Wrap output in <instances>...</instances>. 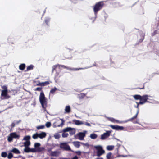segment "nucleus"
Segmentation results:
<instances>
[{"mask_svg":"<svg viewBox=\"0 0 159 159\" xmlns=\"http://www.w3.org/2000/svg\"><path fill=\"white\" fill-rule=\"evenodd\" d=\"M39 99L42 107L44 109V110H45L47 106V99L45 97L44 94L43 92H42L40 93Z\"/></svg>","mask_w":159,"mask_h":159,"instance_id":"1","label":"nucleus"},{"mask_svg":"<svg viewBox=\"0 0 159 159\" xmlns=\"http://www.w3.org/2000/svg\"><path fill=\"white\" fill-rule=\"evenodd\" d=\"M104 5V3L103 1L99 2L96 3L93 7L95 14L96 15L98 11L102 8Z\"/></svg>","mask_w":159,"mask_h":159,"instance_id":"2","label":"nucleus"},{"mask_svg":"<svg viewBox=\"0 0 159 159\" xmlns=\"http://www.w3.org/2000/svg\"><path fill=\"white\" fill-rule=\"evenodd\" d=\"M20 138V135L16 134V132L11 133L8 136L7 140L8 142H11L13 141V139H19Z\"/></svg>","mask_w":159,"mask_h":159,"instance_id":"3","label":"nucleus"},{"mask_svg":"<svg viewBox=\"0 0 159 159\" xmlns=\"http://www.w3.org/2000/svg\"><path fill=\"white\" fill-rule=\"evenodd\" d=\"M60 147L63 150L66 151H70V148L67 143L66 142L61 143L60 144Z\"/></svg>","mask_w":159,"mask_h":159,"instance_id":"4","label":"nucleus"},{"mask_svg":"<svg viewBox=\"0 0 159 159\" xmlns=\"http://www.w3.org/2000/svg\"><path fill=\"white\" fill-rule=\"evenodd\" d=\"M97 150V156L99 157L105 153V151L103 149L102 147L100 146H97L95 147Z\"/></svg>","mask_w":159,"mask_h":159,"instance_id":"5","label":"nucleus"},{"mask_svg":"<svg viewBox=\"0 0 159 159\" xmlns=\"http://www.w3.org/2000/svg\"><path fill=\"white\" fill-rule=\"evenodd\" d=\"M148 96L147 95H144L141 96L139 103L140 104V105L144 104L147 102V100L148 99Z\"/></svg>","mask_w":159,"mask_h":159,"instance_id":"6","label":"nucleus"},{"mask_svg":"<svg viewBox=\"0 0 159 159\" xmlns=\"http://www.w3.org/2000/svg\"><path fill=\"white\" fill-rule=\"evenodd\" d=\"M40 143H35L34 144V147L37 150V152L43 151L44 150V148L43 147H40Z\"/></svg>","mask_w":159,"mask_h":159,"instance_id":"7","label":"nucleus"},{"mask_svg":"<svg viewBox=\"0 0 159 159\" xmlns=\"http://www.w3.org/2000/svg\"><path fill=\"white\" fill-rule=\"evenodd\" d=\"M137 106L136 107L138 108V110H137V113H136V115L133 117H132L131 118L129 119L127 121H126V122L132 121L134 120L135 119H136L137 118L138 115V114L139 113V105L140 104L139 103V102H137Z\"/></svg>","mask_w":159,"mask_h":159,"instance_id":"8","label":"nucleus"},{"mask_svg":"<svg viewBox=\"0 0 159 159\" xmlns=\"http://www.w3.org/2000/svg\"><path fill=\"white\" fill-rule=\"evenodd\" d=\"M109 126L113 129L116 130H122L124 129V127L122 126H120L118 125H110Z\"/></svg>","mask_w":159,"mask_h":159,"instance_id":"9","label":"nucleus"},{"mask_svg":"<svg viewBox=\"0 0 159 159\" xmlns=\"http://www.w3.org/2000/svg\"><path fill=\"white\" fill-rule=\"evenodd\" d=\"M1 96L4 98V99H8L9 96L8 95V90H2L1 91Z\"/></svg>","mask_w":159,"mask_h":159,"instance_id":"10","label":"nucleus"},{"mask_svg":"<svg viewBox=\"0 0 159 159\" xmlns=\"http://www.w3.org/2000/svg\"><path fill=\"white\" fill-rule=\"evenodd\" d=\"M63 66L60 65L59 64L53 66L52 67V73H53L54 71H60L61 70L60 67H62Z\"/></svg>","mask_w":159,"mask_h":159,"instance_id":"11","label":"nucleus"},{"mask_svg":"<svg viewBox=\"0 0 159 159\" xmlns=\"http://www.w3.org/2000/svg\"><path fill=\"white\" fill-rule=\"evenodd\" d=\"M111 133V132L110 131H107L106 132L101 135V139L102 140L110 136V134Z\"/></svg>","mask_w":159,"mask_h":159,"instance_id":"12","label":"nucleus"},{"mask_svg":"<svg viewBox=\"0 0 159 159\" xmlns=\"http://www.w3.org/2000/svg\"><path fill=\"white\" fill-rule=\"evenodd\" d=\"M49 84V82L48 81H45L44 82L40 83L39 82L37 84V86H45Z\"/></svg>","mask_w":159,"mask_h":159,"instance_id":"13","label":"nucleus"},{"mask_svg":"<svg viewBox=\"0 0 159 159\" xmlns=\"http://www.w3.org/2000/svg\"><path fill=\"white\" fill-rule=\"evenodd\" d=\"M85 134L83 132H80L78 134L79 139L80 140H83L85 136Z\"/></svg>","mask_w":159,"mask_h":159,"instance_id":"14","label":"nucleus"},{"mask_svg":"<svg viewBox=\"0 0 159 159\" xmlns=\"http://www.w3.org/2000/svg\"><path fill=\"white\" fill-rule=\"evenodd\" d=\"M46 136V134L44 132H42L41 133L39 134V138L41 139L45 137Z\"/></svg>","mask_w":159,"mask_h":159,"instance_id":"15","label":"nucleus"},{"mask_svg":"<svg viewBox=\"0 0 159 159\" xmlns=\"http://www.w3.org/2000/svg\"><path fill=\"white\" fill-rule=\"evenodd\" d=\"M65 113H69L70 112L71 109L69 106H66L65 108Z\"/></svg>","mask_w":159,"mask_h":159,"instance_id":"16","label":"nucleus"},{"mask_svg":"<svg viewBox=\"0 0 159 159\" xmlns=\"http://www.w3.org/2000/svg\"><path fill=\"white\" fill-rule=\"evenodd\" d=\"M73 121L75 123L76 125H80L83 124L82 121L77 120H73Z\"/></svg>","mask_w":159,"mask_h":159,"instance_id":"17","label":"nucleus"},{"mask_svg":"<svg viewBox=\"0 0 159 159\" xmlns=\"http://www.w3.org/2000/svg\"><path fill=\"white\" fill-rule=\"evenodd\" d=\"M73 143L74 146L77 148H79L80 146V142L78 141L73 142Z\"/></svg>","mask_w":159,"mask_h":159,"instance_id":"18","label":"nucleus"},{"mask_svg":"<svg viewBox=\"0 0 159 159\" xmlns=\"http://www.w3.org/2000/svg\"><path fill=\"white\" fill-rule=\"evenodd\" d=\"M25 67V65L24 63L20 64L19 66V69L21 70H24Z\"/></svg>","mask_w":159,"mask_h":159,"instance_id":"19","label":"nucleus"},{"mask_svg":"<svg viewBox=\"0 0 159 159\" xmlns=\"http://www.w3.org/2000/svg\"><path fill=\"white\" fill-rule=\"evenodd\" d=\"M11 152L15 154H19L20 153V152L18 149L16 148L13 149Z\"/></svg>","mask_w":159,"mask_h":159,"instance_id":"20","label":"nucleus"},{"mask_svg":"<svg viewBox=\"0 0 159 159\" xmlns=\"http://www.w3.org/2000/svg\"><path fill=\"white\" fill-rule=\"evenodd\" d=\"M135 100H140L141 96L139 95H135L133 96Z\"/></svg>","mask_w":159,"mask_h":159,"instance_id":"21","label":"nucleus"},{"mask_svg":"<svg viewBox=\"0 0 159 159\" xmlns=\"http://www.w3.org/2000/svg\"><path fill=\"white\" fill-rule=\"evenodd\" d=\"M14 40V38L11 37H9L8 39V41L9 43L14 44L13 42Z\"/></svg>","mask_w":159,"mask_h":159,"instance_id":"22","label":"nucleus"},{"mask_svg":"<svg viewBox=\"0 0 159 159\" xmlns=\"http://www.w3.org/2000/svg\"><path fill=\"white\" fill-rule=\"evenodd\" d=\"M97 137L98 136L97 134L94 133L90 135V138L93 139H96L97 138Z\"/></svg>","mask_w":159,"mask_h":159,"instance_id":"23","label":"nucleus"},{"mask_svg":"<svg viewBox=\"0 0 159 159\" xmlns=\"http://www.w3.org/2000/svg\"><path fill=\"white\" fill-rule=\"evenodd\" d=\"M24 146L25 147H29L30 144V141H26L24 143Z\"/></svg>","mask_w":159,"mask_h":159,"instance_id":"24","label":"nucleus"},{"mask_svg":"<svg viewBox=\"0 0 159 159\" xmlns=\"http://www.w3.org/2000/svg\"><path fill=\"white\" fill-rule=\"evenodd\" d=\"M34 66L32 65H30V66H28L27 67L26 71L31 70L33 69Z\"/></svg>","mask_w":159,"mask_h":159,"instance_id":"25","label":"nucleus"},{"mask_svg":"<svg viewBox=\"0 0 159 159\" xmlns=\"http://www.w3.org/2000/svg\"><path fill=\"white\" fill-rule=\"evenodd\" d=\"M72 129L70 127H67L64 129L63 130V132H68L70 131V130H71Z\"/></svg>","mask_w":159,"mask_h":159,"instance_id":"26","label":"nucleus"},{"mask_svg":"<svg viewBox=\"0 0 159 159\" xmlns=\"http://www.w3.org/2000/svg\"><path fill=\"white\" fill-rule=\"evenodd\" d=\"M31 137L30 136L27 135L24 137L23 140H26V141H30Z\"/></svg>","mask_w":159,"mask_h":159,"instance_id":"27","label":"nucleus"},{"mask_svg":"<svg viewBox=\"0 0 159 159\" xmlns=\"http://www.w3.org/2000/svg\"><path fill=\"white\" fill-rule=\"evenodd\" d=\"M25 148L24 149V151L25 152L28 153L30 152V148L29 147H25Z\"/></svg>","mask_w":159,"mask_h":159,"instance_id":"28","label":"nucleus"},{"mask_svg":"<svg viewBox=\"0 0 159 159\" xmlns=\"http://www.w3.org/2000/svg\"><path fill=\"white\" fill-rule=\"evenodd\" d=\"M36 128L38 130L43 129L45 128V126L43 125H40L39 126H36Z\"/></svg>","mask_w":159,"mask_h":159,"instance_id":"29","label":"nucleus"},{"mask_svg":"<svg viewBox=\"0 0 159 159\" xmlns=\"http://www.w3.org/2000/svg\"><path fill=\"white\" fill-rule=\"evenodd\" d=\"M32 138L34 139H37L38 137H39V134L38 133H36L35 134H34L32 136Z\"/></svg>","mask_w":159,"mask_h":159,"instance_id":"30","label":"nucleus"},{"mask_svg":"<svg viewBox=\"0 0 159 159\" xmlns=\"http://www.w3.org/2000/svg\"><path fill=\"white\" fill-rule=\"evenodd\" d=\"M114 148V147L113 146H108L107 147V149L108 150H112Z\"/></svg>","mask_w":159,"mask_h":159,"instance_id":"31","label":"nucleus"},{"mask_svg":"<svg viewBox=\"0 0 159 159\" xmlns=\"http://www.w3.org/2000/svg\"><path fill=\"white\" fill-rule=\"evenodd\" d=\"M57 90L56 88L52 89L50 91V93L52 94H53Z\"/></svg>","mask_w":159,"mask_h":159,"instance_id":"32","label":"nucleus"},{"mask_svg":"<svg viewBox=\"0 0 159 159\" xmlns=\"http://www.w3.org/2000/svg\"><path fill=\"white\" fill-rule=\"evenodd\" d=\"M7 156V154L6 152H3L1 153V156L3 157H6Z\"/></svg>","mask_w":159,"mask_h":159,"instance_id":"33","label":"nucleus"},{"mask_svg":"<svg viewBox=\"0 0 159 159\" xmlns=\"http://www.w3.org/2000/svg\"><path fill=\"white\" fill-rule=\"evenodd\" d=\"M60 77V76L59 75V73L58 72H57L56 74V75L55 76V79L56 80H58V78Z\"/></svg>","mask_w":159,"mask_h":159,"instance_id":"34","label":"nucleus"},{"mask_svg":"<svg viewBox=\"0 0 159 159\" xmlns=\"http://www.w3.org/2000/svg\"><path fill=\"white\" fill-rule=\"evenodd\" d=\"M51 154L52 156H57V153L56 151L53 152H52Z\"/></svg>","mask_w":159,"mask_h":159,"instance_id":"35","label":"nucleus"},{"mask_svg":"<svg viewBox=\"0 0 159 159\" xmlns=\"http://www.w3.org/2000/svg\"><path fill=\"white\" fill-rule=\"evenodd\" d=\"M68 135V134L67 133H65V132L63 133L62 134V136L63 138H66L67 137Z\"/></svg>","mask_w":159,"mask_h":159,"instance_id":"36","label":"nucleus"},{"mask_svg":"<svg viewBox=\"0 0 159 159\" xmlns=\"http://www.w3.org/2000/svg\"><path fill=\"white\" fill-rule=\"evenodd\" d=\"M112 155V153L111 152H109L107 154L106 156V157L107 159H110Z\"/></svg>","mask_w":159,"mask_h":159,"instance_id":"37","label":"nucleus"},{"mask_svg":"<svg viewBox=\"0 0 159 159\" xmlns=\"http://www.w3.org/2000/svg\"><path fill=\"white\" fill-rule=\"evenodd\" d=\"M13 157V155L11 153H9L7 156V157L8 159H11Z\"/></svg>","mask_w":159,"mask_h":159,"instance_id":"38","label":"nucleus"},{"mask_svg":"<svg viewBox=\"0 0 159 159\" xmlns=\"http://www.w3.org/2000/svg\"><path fill=\"white\" fill-rule=\"evenodd\" d=\"M54 137L56 139H59L60 137V135L58 134H55L54 135Z\"/></svg>","mask_w":159,"mask_h":159,"instance_id":"39","label":"nucleus"},{"mask_svg":"<svg viewBox=\"0 0 159 159\" xmlns=\"http://www.w3.org/2000/svg\"><path fill=\"white\" fill-rule=\"evenodd\" d=\"M30 152H37V150L35 148H30Z\"/></svg>","mask_w":159,"mask_h":159,"instance_id":"40","label":"nucleus"},{"mask_svg":"<svg viewBox=\"0 0 159 159\" xmlns=\"http://www.w3.org/2000/svg\"><path fill=\"white\" fill-rule=\"evenodd\" d=\"M45 125L47 128L49 127L51 125V123L50 122H47Z\"/></svg>","mask_w":159,"mask_h":159,"instance_id":"41","label":"nucleus"},{"mask_svg":"<svg viewBox=\"0 0 159 159\" xmlns=\"http://www.w3.org/2000/svg\"><path fill=\"white\" fill-rule=\"evenodd\" d=\"M45 22L46 24L48 25V23L50 21V19H47L45 20Z\"/></svg>","mask_w":159,"mask_h":159,"instance_id":"42","label":"nucleus"},{"mask_svg":"<svg viewBox=\"0 0 159 159\" xmlns=\"http://www.w3.org/2000/svg\"><path fill=\"white\" fill-rule=\"evenodd\" d=\"M42 89L41 87H37L35 89V90L36 91H41Z\"/></svg>","mask_w":159,"mask_h":159,"instance_id":"43","label":"nucleus"},{"mask_svg":"<svg viewBox=\"0 0 159 159\" xmlns=\"http://www.w3.org/2000/svg\"><path fill=\"white\" fill-rule=\"evenodd\" d=\"M157 33V31L155 30L154 32L152 34V36H154Z\"/></svg>","mask_w":159,"mask_h":159,"instance_id":"44","label":"nucleus"},{"mask_svg":"<svg viewBox=\"0 0 159 159\" xmlns=\"http://www.w3.org/2000/svg\"><path fill=\"white\" fill-rule=\"evenodd\" d=\"M1 88L2 89H3L4 90H8L7 88V86L6 85H3V86H2L1 87Z\"/></svg>","mask_w":159,"mask_h":159,"instance_id":"45","label":"nucleus"},{"mask_svg":"<svg viewBox=\"0 0 159 159\" xmlns=\"http://www.w3.org/2000/svg\"><path fill=\"white\" fill-rule=\"evenodd\" d=\"M15 126V124L14 123H12L11 125V128H13Z\"/></svg>","mask_w":159,"mask_h":159,"instance_id":"46","label":"nucleus"},{"mask_svg":"<svg viewBox=\"0 0 159 159\" xmlns=\"http://www.w3.org/2000/svg\"><path fill=\"white\" fill-rule=\"evenodd\" d=\"M74 69L76 70H80L84 69L83 68H75Z\"/></svg>","mask_w":159,"mask_h":159,"instance_id":"47","label":"nucleus"},{"mask_svg":"<svg viewBox=\"0 0 159 159\" xmlns=\"http://www.w3.org/2000/svg\"><path fill=\"white\" fill-rule=\"evenodd\" d=\"M85 125H86L87 126H91L90 124V123H87V122H86L85 124Z\"/></svg>","mask_w":159,"mask_h":159,"instance_id":"48","label":"nucleus"},{"mask_svg":"<svg viewBox=\"0 0 159 159\" xmlns=\"http://www.w3.org/2000/svg\"><path fill=\"white\" fill-rule=\"evenodd\" d=\"M71 159H78V157L77 156H75Z\"/></svg>","mask_w":159,"mask_h":159,"instance_id":"49","label":"nucleus"},{"mask_svg":"<svg viewBox=\"0 0 159 159\" xmlns=\"http://www.w3.org/2000/svg\"><path fill=\"white\" fill-rule=\"evenodd\" d=\"M75 131H71L70 132V134H75Z\"/></svg>","mask_w":159,"mask_h":159,"instance_id":"50","label":"nucleus"},{"mask_svg":"<svg viewBox=\"0 0 159 159\" xmlns=\"http://www.w3.org/2000/svg\"><path fill=\"white\" fill-rule=\"evenodd\" d=\"M137 88V89H144V86L143 85V87H142V88Z\"/></svg>","mask_w":159,"mask_h":159,"instance_id":"51","label":"nucleus"},{"mask_svg":"<svg viewBox=\"0 0 159 159\" xmlns=\"http://www.w3.org/2000/svg\"><path fill=\"white\" fill-rule=\"evenodd\" d=\"M63 122H62L61 123V124H60V125H61V126H62V125H63Z\"/></svg>","mask_w":159,"mask_h":159,"instance_id":"52","label":"nucleus"},{"mask_svg":"<svg viewBox=\"0 0 159 159\" xmlns=\"http://www.w3.org/2000/svg\"><path fill=\"white\" fill-rule=\"evenodd\" d=\"M99 159H103V158L101 157L100 158H99Z\"/></svg>","mask_w":159,"mask_h":159,"instance_id":"53","label":"nucleus"},{"mask_svg":"<svg viewBox=\"0 0 159 159\" xmlns=\"http://www.w3.org/2000/svg\"><path fill=\"white\" fill-rule=\"evenodd\" d=\"M96 159H99V158H96Z\"/></svg>","mask_w":159,"mask_h":159,"instance_id":"54","label":"nucleus"},{"mask_svg":"<svg viewBox=\"0 0 159 159\" xmlns=\"http://www.w3.org/2000/svg\"><path fill=\"white\" fill-rule=\"evenodd\" d=\"M51 159H54L53 158H51Z\"/></svg>","mask_w":159,"mask_h":159,"instance_id":"55","label":"nucleus"}]
</instances>
